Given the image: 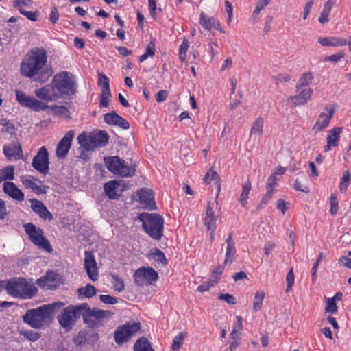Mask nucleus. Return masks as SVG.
I'll use <instances>...</instances> for the list:
<instances>
[{"label":"nucleus","instance_id":"obj_1","mask_svg":"<svg viewBox=\"0 0 351 351\" xmlns=\"http://www.w3.org/2000/svg\"><path fill=\"white\" fill-rule=\"evenodd\" d=\"M47 52L42 47H34L29 50L20 65L21 74L40 82H47L53 72L47 65Z\"/></svg>","mask_w":351,"mask_h":351},{"label":"nucleus","instance_id":"obj_2","mask_svg":"<svg viewBox=\"0 0 351 351\" xmlns=\"http://www.w3.org/2000/svg\"><path fill=\"white\" fill-rule=\"evenodd\" d=\"M138 219L142 222L143 230L154 240L160 241L163 237L164 219L157 213H142Z\"/></svg>","mask_w":351,"mask_h":351},{"label":"nucleus","instance_id":"obj_3","mask_svg":"<svg viewBox=\"0 0 351 351\" xmlns=\"http://www.w3.org/2000/svg\"><path fill=\"white\" fill-rule=\"evenodd\" d=\"M16 97L17 101L20 104L21 106L30 108L32 110L35 112L45 110L48 108H51L58 115L67 117L69 113V110L65 106H49L45 103L36 99L34 97L27 95L19 90H16Z\"/></svg>","mask_w":351,"mask_h":351},{"label":"nucleus","instance_id":"obj_4","mask_svg":"<svg viewBox=\"0 0 351 351\" xmlns=\"http://www.w3.org/2000/svg\"><path fill=\"white\" fill-rule=\"evenodd\" d=\"M5 289L9 295L21 299H31L38 291L34 284L28 283L22 278L7 282Z\"/></svg>","mask_w":351,"mask_h":351},{"label":"nucleus","instance_id":"obj_5","mask_svg":"<svg viewBox=\"0 0 351 351\" xmlns=\"http://www.w3.org/2000/svg\"><path fill=\"white\" fill-rule=\"evenodd\" d=\"M109 141L107 132L99 130L97 132L86 133L83 132L77 136V142L85 150H93L96 147H105Z\"/></svg>","mask_w":351,"mask_h":351},{"label":"nucleus","instance_id":"obj_6","mask_svg":"<svg viewBox=\"0 0 351 351\" xmlns=\"http://www.w3.org/2000/svg\"><path fill=\"white\" fill-rule=\"evenodd\" d=\"M104 160L108 169L114 174L119 175L121 178H129L135 175L136 165L134 163L128 164L117 156L105 158Z\"/></svg>","mask_w":351,"mask_h":351},{"label":"nucleus","instance_id":"obj_7","mask_svg":"<svg viewBox=\"0 0 351 351\" xmlns=\"http://www.w3.org/2000/svg\"><path fill=\"white\" fill-rule=\"evenodd\" d=\"M47 311L48 308L44 306L29 309L23 316V320L32 328H42L50 324L52 320Z\"/></svg>","mask_w":351,"mask_h":351},{"label":"nucleus","instance_id":"obj_8","mask_svg":"<svg viewBox=\"0 0 351 351\" xmlns=\"http://www.w3.org/2000/svg\"><path fill=\"white\" fill-rule=\"evenodd\" d=\"M26 234L29 236L32 243L38 246L40 249L51 253L53 249L49 241L44 237L43 230L36 227L32 223H27L23 225Z\"/></svg>","mask_w":351,"mask_h":351},{"label":"nucleus","instance_id":"obj_9","mask_svg":"<svg viewBox=\"0 0 351 351\" xmlns=\"http://www.w3.org/2000/svg\"><path fill=\"white\" fill-rule=\"evenodd\" d=\"M81 315H82V304L70 305L58 315V319L60 326L69 330H71Z\"/></svg>","mask_w":351,"mask_h":351},{"label":"nucleus","instance_id":"obj_10","mask_svg":"<svg viewBox=\"0 0 351 351\" xmlns=\"http://www.w3.org/2000/svg\"><path fill=\"white\" fill-rule=\"evenodd\" d=\"M141 324L134 322H129L119 326L114 334L115 342L119 345L123 344L135 335L141 330Z\"/></svg>","mask_w":351,"mask_h":351},{"label":"nucleus","instance_id":"obj_11","mask_svg":"<svg viewBox=\"0 0 351 351\" xmlns=\"http://www.w3.org/2000/svg\"><path fill=\"white\" fill-rule=\"evenodd\" d=\"M75 93V89H36L35 91L36 95L39 99L47 102L59 99H69Z\"/></svg>","mask_w":351,"mask_h":351},{"label":"nucleus","instance_id":"obj_12","mask_svg":"<svg viewBox=\"0 0 351 351\" xmlns=\"http://www.w3.org/2000/svg\"><path fill=\"white\" fill-rule=\"evenodd\" d=\"M82 317L84 323H86L89 327L93 328L97 326V322L92 319V317L95 318L97 320L104 319L107 315L111 314L110 311L93 308L91 309L88 304L84 303L82 304Z\"/></svg>","mask_w":351,"mask_h":351},{"label":"nucleus","instance_id":"obj_13","mask_svg":"<svg viewBox=\"0 0 351 351\" xmlns=\"http://www.w3.org/2000/svg\"><path fill=\"white\" fill-rule=\"evenodd\" d=\"M32 167L43 175L49 173V154L45 147H41L36 155L34 157L32 163Z\"/></svg>","mask_w":351,"mask_h":351},{"label":"nucleus","instance_id":"obj_14","mask_svg":"<svg viewBox=\"0 0 351 351\" xmlns=\"http://www.w3.org/2000/svg\"><path fill=\"white\" fill-rule=\"evenodd\" d=\"M134 282L138 286H143L146 282L152 284L158 278V273L152 267H141L134 275Z\"/></svg>","mask_w":351,"mask_h":351},{"label":"nucleus","instance_id":"obj_15","mask_svg":"<svg viewBox=\"0 0 351 351\" xmlns=\"http://www.w3.org/2000/svg\"><path fill=\"white\" fill-rule=\"evenodd\" d=\"M53 88H74L77 86L75 77L67 71H62L53 78Z\"/></svg>","mask_w":351,"mask_h":351},{"label":"nucleus","instance_id":"obj_16","mask_svg":"<svg viewBox=\"0 0 351 351\" xmlns=\"http://www.w3.org/2000/svg\"><path fill=\"white\" fill-rule=\"evenodd\" d=\"M326 112H322L315 125L313 127V130L315 133L319 132L324 130H325L329 125L332 117H333L335 112V108L332 105H327L324 108Z\"/></svg>","mask_w":351,"mask_h":351},{"label":"nucleus","instance_id":"obj_17","mask_svg":"<svg viewBox=\"0 0 351 351\" xmlns=\"http://www.w3.org/2000/svg\"><path fill=\"white\" fill-rule=\"evenodd\" d=\"M36 285L45 290H55L59 285L58 274L49 271L41 278L36 280Z\"/></svg>","mask_w":351,"mask_h":351},{"label":"nucleus","instance_id":"obj_18","mask_svg":"<svg viewBox=\"0 0 351 351\" xmlns=\"http://www.w3.org/2000/svg\"><path fill=\"white\" fill-rule=\"evenodd\" d=\"M75 135V131H68L57 145L56 154L58 158H64L71 148V143Z\"/></svg>","mask_w":351,"mask_h":351},{"label":"nucleus","instance_id":"obj_19","mask_svg":"<svg viewBox=\"0 0 351 351\" xmlns=\"http://www.w3.org/2000/svg\"><path fill=\"white\" fill-rule=\"evenodd\" d=\"M84 267L88 278L92 281H96L98 277V269L95 256L91 252H85Z\"/></svg>","mask_w":351,"mask_h":351},{"label":"nucleus","instance_id":"obj_20","mask_svg":"<svg viewBox=\"0 0 351 351\" xmlns=\"http://www.w3.org/2000/svg\"><path fill=\"white\" fill-rule=\"evenodd\" d=\"M104 120L108 125H116L123 130H127L130 128L129 122L115 112L105 114L104 115Z\"/></svg>","mask_w":351,"mask_h":351},{"label":"nucleus","instance_id":"obj_21","mask_svg":"<svg viewBox=\"0 0 351 351\" xmlns=\"http://www.w3.org/2000/svg\"><path fill=\"white\" fill-rule=\"evenodd\" d=\"M31 208L36 213L38 216L46 221H51L53 219L52 214L48 210L44 204L36 199H30Z\"/></svg>","mask_w":351,"mask_h":351},{"label":"nucleus","instance_id":"obj_22","mask_svg":"<svg viewBox=\"0 0 351 351\" xmlns=\"http://www.w3.org/2000/svg\"><path fill=\"white\" fill-rule=\"evenodd\" d=\"M312 95L311 89H298L297 93L287 99L295 106L305 104Z\"/></svg>","mask_w":351,"mask_h":351},{"label":"nucleus","instance_id":"obj_23","mask_svg":"<svg viewBox=\"0 0 351 351\" xmlns=\"http://www.w3.org/2000/svg\"><path fill=\"white\" fill-rule=\"evenodd\" d=\"M227 245L226 250V257L223 262L225 265H230L233 263L236 254L235 243L232 238V233H230L226 239Z\"/></svg>","mask_w":351,"mask_h":351},{"label":"nucleus","instance_id":"obj_24","mask_svg":"<svg viewBox=\"0 0 351 351\" xmlns=\"http://www.w3.org/2000/svg\"><path fill=\"white\" fill-rule=\"evenodd\" d=\"M3 192L14 199L19 202L24 200V193L13 182H5L3 184Z\"/></svg>","mask_w":351,"mask_h":351},{"label":"nucleus","instance_id":"obj_25","mask_svg":"<svg viewBox=\"0 0 351 351\" xmlns=\"http://www.w3.org/2000/svg\"><path fill=\"white\" fill-rule=\"evenodd\" d=\"M140 203L145 207L152 208L154 204V194L152 190L143 188L137 192Z\"/></svg>","mask_w":351,"mask_h":351},{"label":"nucleus","instance_id":"obj_26","mask_svg":"<svg viewBox=\"0 0 351 351\" xmlns=\"http://www.w3.org/2000/svg\"><path fill=\"white\" fill-rule=\"evenodd\" d=\"M318 43L324 47H341L347 45V39L343 37H320Z\"/></svg>","mask_w":351,"mask_h":351},{"label":"nucleus","instance_id":"obj_27","mask_svg":"<svg viewBox=\"0 0 351 351\" xmlns=\"http://www.w3.org/2000/svg\"><path fill=\"white\" fill-rule=\"evenodd\" d=\"M93 339H97L98 335L93 330H84L79 332L78 335L74 338V343L77 346H84L88 343Z\"/></svg>","mask_w":351,"mask_h":351},{"label":"nucleus","instance_id":"obj_28","mask_svg":"<svg viewBox=\"0 0 351 351\" xmlns=\"http://www.w3.org/2000/svg\"><path fill=\"white\" fill-rule=\"evenodd\" d=\"M217 217L213 210V204L209 202L207 204L206 216L204 219V224L207 227L208 230L215 231L216 230Z\"/></svg>","mask_w":351,"mask_h":351},{"label":"nucleus","instance_id":"obj_29","mask_svg":"<svg viewBox=\"0 0 351 351\" xmlns=\"http://www.w3.org/2000/svg\"><path fill=\"white\" fill-rule=\"evenodd\" d=\"M119 185V182L117 180H111L104 184V189L105 193L110 199H118L121 196V193L117 191Z\"/></svg>","mask_w":351,"mask_h":351},{"label":"nucleus","instance_id":"obj_30","mask_svg":"<svg viewBox=\"0 0 351 351\" xmlns=\"http://www.w3.org/2000/svg\"><path fill=\"white\" fill-rule=\"evenodd\" d=\"M199 22L202 27L208 31L218 27V21L216 18L215 16H208L204 12H201Z\"/></svg>","mask_w":351,"mask_h":351},{"label":"nucleus","instance_id":"obj_31","mask_svg":"<svg viewBox=\"0 0 351 351\" xmlns=\"http://www.w3.org/2000/svg\"><path fill=\"white\" fill-rule=\"evenodd\" d=\"M341 128H335L328 131L326 139L327 145L325 147V151H329L332 147H336L337 145V141L341 132Z\"/></svg>","mask_w":351,"mask_h":351},{"label":"nucleus","instance_id":"obj_32","mask_svg":"<svg viewBox=\"0 0 351 351\" xmlns=\"http://www.w3.org/2000/svg\"><path fill=\"white\" fill-rule=\"evenodd\" d=\"M335 4V1L334 0H328L324 3L323 9L318 19L320 23L325 24L329 21V15Z\"/></svg>","mask_w":351,"mask_h":351},{"label":"nucleus","instance_id":"obj_33","mask_svg":"<svg viewBox=\"0 0 351 351\" xmlns=\"http://www.w3.org/2000/svg\"><path fill=\"white\" fill-rule=\"evenodd\" d=\"M3 153L8 158L19 157L22 154L21 145L18 142H13L9 146H4Z\"/></svg>","mask_w":351,"mask_h":351},{"label":"nucleus","instance_id":"obj_34","mask_svg":"<svg viewBox=\"0 0 351 351\" xmlns=\"http://www.w3.org/2000/svg\"><path fill=\"white\" fill-rule=\"evenodd\" d=\"M243 95L244 92L242 89H231L230 95L231 109H234L241 103Z\"/></svg>","mask_w":351,"mask_h":351},{"label":"nucleus","instance_id":"obj_35","mask_svg":"<svg viewBox=\"0 0 351 351\" xmlns=\"http://www.w3.org/2000/svg\"><path fill=\"white\" fill-rule=\"evenodd\" d=\"M271 0H259L256 5L255 10L253 11L251 16V21L252 23H256L259 20L260 12L263 10Z\"/></svg>","mask_w":351,"mask_h":351},{"label":"nucleus","instance_id":"obj_36","mask_svg":"<svg viewBox=\"0 0 351 351\" xmlns=\"http://www.w3.org/2000/svg\"><path fill=\"white\" fill-rule=\"evenodd\" d=\"M134 351H154V350L151 347L148 339L141 337L134 343Z\"/></svg>","mask_w":351,"mask_h":351},{"label":"nucleus","instance_id":"obj_37","mask_svg":"<svg viewBox=\"0 0 351 351\" xmlns=\"http://www.w3.org/2000/svg\"><path fill=\"white\" fill-rule=\"evenodd\" d=\"M252 189V184L249 180L244 182L242 185V192L239 197V202L243 207H245L247 204V199L248 195Z\"/></svg>","mask_w":351,"mask_h":351},{"label":"nucleus","instance_id":"obj_38","mask_svg":"<svg viewBox=\"0 0 351 351\" xmlns=\"http://www.w3.org/2000/svg\"><path fill=\"white\" fill-rule=\"evenodd\" d=\"M313 80H314V75H313V73L306 72V73H302L298 80V88L299 86L305 87V86H308L312 85Z\"/></svg>","mask_w":351,"mask_h":351},{"label":"nucleus","instance_id":"obj_39","mask_svg":"<svg viewBox=\"0 0 351 351\" xmlns=\"http://www.w3.org/2000/svg\"><path fill=\"white\" fill-rule=\"evenodd\" d=\"M97 289L91 284H87L85 287H82L77 289L79 295H84L85 298H90L94 296Z\"/></svg>","mask_w":351,"mask_h":351},{"label":"nucleus","instance_id":"obj_40","mask_svg":"<svg viewBox=\"0 0 351 351\" xmlns=\"http://www.w3.org/2000/svg\"><path fill=\"white\" fill-rule=\"evenodd\" d=\"M263 119L262 117L257 118L252 124L250 130V134L261 136L263 134Z\"/></svg>","mask_w":351,"mask_h":351},{"label":"nucleus","instance_id":"obj_41","mask_svg":"<svg viewBox=\"0 0 351 351\" xmlns=\"http://www.w3.org/2000/svg\"><path fill=\"white\" fill-rule=\"evenodd\" d=\"M112 98L110 89H102L99 97V105L101 108H108Z\"/></svg>","mask_w":351,"mask_h":351},{"label":"nucleus","instance_id":"obj_42","mask_svg":"<svg viewBox=\"0 0 351 351\" xmlns=\"http://www.w3.org/2000/svg\"><path fill=\"white\" fill-rule=\"evenodd\" d=\"M265 295L263 291H257L256 293L253 302V309L255 311L257 312L261 309Z\"/></svg>","mask_w":351,"mask_h":351},{"label":"nucleus","instance_id":"obj_43","mask_svg":"<svg viewBox=\"0 0 351 351\" xmlns=\"http://www.w3.org/2000/svg\"><path fill=\"white\" fill-rule=\"evenodd\" d=\"M156 51L155 45L150 42L146 47L145 53L139 57V62H142L149 57H153Z\"/></svg>","mask_w":351,"mask_h":351},{"label":"nucleus","instance_id":"obj_44","mask_svg":"<svg viewBox=\"0 0 351 351\" xmlns=\"http://www.w3.org/2000/svg\"><path fill=\"white\" fill-rule=\"evenodd\" d=\"M32 5V0H14L13 6L17 9L19 12H23L25 8H30Z\"/></svg>","mask_w":351,"mask_h":351},{"label":"nucleus","instance_id":"obj_45","mask_svg":"<svg viewBox=\"0 0 351 351\" xmlns=\"http://www.w3.org/2000/svg\"><path fill=\"white\" fill-rule=\"evenodd\" d=\"M112 279L113 289L118 292H121L125 289V284L123 280L117 274H111Z\"/></svg>","mask_w":351,"mask_h":351},{"label":"nucleus","instance_id":"obj_46","mask_svg":"<svg viewBox=\"0 0 351 351\" xmlns=\"http://www.w3.org/2000/svg\"><path fill=\"white\" fill-rule=\"evenodd\" d=\"M189 47V43L185 38L183 39L182 44L179 47V58L182 62L186 61V53Z\"/></svg>","mask_w":351,"mask_h":351},{"label":"nucleus","instance_id":"obj_47","mask_svg":"<svg viewBox=\"0 0 351 351\" xmlns=\"http://www.w3.org/2000/svg\"><path fill=\"white\" fill-rule=\"evenodd\" d=\"M350 183V174L348 171H344L341 181L339 184V191L341 193L345 192L347 190L348 185Z\"/></svg>","mask_w":351,"mask_h":351},{"label":"nucleus","instance_id":"obj_48","mask_svg":"<svg viewBox=\"0 0 351 351\" xmlns=\"http://www.w3.org/2000/svg\"><path fill=\"white\" fill-rule=\"evenodd\" d=\"M184 338V335L183 332H180L178 335H176L173 339L171 345V349L173 351H179L181 346L183 343Z\"/></svg>","mask_w":351,"mask_h":351},{"label":"nucleus","instance_id":"obj_49","mask_svg":"<svg viewBox=\"0 0 351 351\" xmlns=\"http://www.w3.org/2000/svg\"><path fill=\"white\" fill-rule=\"evenodd\" d=\"M22 182L25 188L32 189L38 193L41 192V188L35 182L33 178L23 179Z\"/></svg>","mask_w":351,"mask_h":351},{"label":"nucleus","instance_id":"obj_50","mask_svg":"<svg viewBox=\"0 0 351 351\" xmlns=\"http://www.w3.org/2000/svg\"><path fill=\"white\" fill-rule=\"evenodd\" d=\"M152 258L156 262L162 263L163 265L167 264V259L166 258L164 253L159 249H155V251L152 254Z\"/></svg>","mask_w":351,"mask_h":351},{"label":"nucleus","instance_id":"obj_51","mask_svg":"<svg viewBox=\"0 0 351 351\" xmlns=\"http://www.w3.org/2000/svg\"><path fill=\"white\" fill-rule=\"evenodd\" d=\"M4 180H13L14 178V167L9 165L0 171Z\"/></svg>","mask_w":351,"mask_h":351},{"label":"nucleus","instance_id":"obj_52","mask_svg":"<svg viewBox=\"0 0 351 351\" xmlns=\"http://www.w3.org/2000/svg\"><path fill=\"white\" fill-rule=\"evenodd\" d=\"M64 305V304L62 302H56L47 305H43L45 307L48 308V313L49 314V316L51 319H52V314L57 311L58 309L60 308Z\"/></svg>","mask_w":351,"mask_h":351},{"label":"nucleus","instance_id":"obj_53","mask_svg":"<svg viewBox=\"0 0 351 351\" xmlns=\"http://www.w3.org/2000/svg\"><path fill=\"white\" fill-rule=\"evenodd\" d=\"M223 269L224 267L222 265H218L217 267H216L213 269L212 276L210 279L217 284L220 279V276L223 273Z\"/></svg>","mask_w":351,"mask_h":351},{"label":"nucleus","instance_id":"obj_54","mask_svg":"<svg viewBox=\"0 0 351 351\" xmlns=\"http://www.w3.org/2000/svg\"><path fill=\"white\" fill-rule=\"evenodd\" d=\"M276 176L275 173H271L268 178L266 184V192H269L273 194L274 187L276 186Z\"/></svg>","mask_w":351,"mask_h":351},{"label":"nucleus","instance_id":"obj_55","mask_svg":"<svg viewBox=\"0 0 351 351\" xmlns=\"http://www.w3.org/2000/svg\"><path fill=\"white\" fill-rule=\"evenodd\" d=\"M325 311L331 313H336L337 312V306L335 301H334V298H327Z\"/></svg>","mask_w":351,"mask_h":351},{"label":"nucleus","instance_id":"obj_56","mask_svg":"<svg viewBox=\"0 0 351 351\" xmlns=\"http://www.w3.org/2000/svg\"><path fill=\"white\" fill-rule=\"evenodd\" d=\"M295 278L293 274V269L291 268L289 271H288L287 276H286V282H287V289L286 291L288 292L292 287L293 285L294 284Z\"/></svg>","mask_w":351,"mask_h":351},{"label":"nucleus","instance_id":"obj_57","mask_svg":"<svg viewBox=\"0 0 351 351\" xmlns=\"http://www.w3.org/2000/svg\"><path fill=\"white\" fill-rule=\"evenodd\" d=\"M242 328V318L241 316H237V322L234 324L232 331L230 333V337H234V335H240L238 332Z\"/></svg>","mask_w":351,"mask_h":351},{"label":"nucleus","instance_id":"obj_58","mask_svg":"<svg viewBox=\"0 0 351 351\" xmlns=\"http://www.w3.org/2000/svg\"><path fill=\"white\" fill-rule=\"evenodd\" d=\"M204 180L205 183H210V180H213L219 181V178L217 176V172L215 170L210 169L209 171L205 175Z\"/></svg>","mask_w":351,"mask_h":351},{"label":"nucleus","instance_id":"obj_59","mask_svg":"<svg viewBox=\"0 0 351 351\" xmlns=\"http://www.w3.org/2000/svg\"><path fill=\"white\" fill-rule=\"evenodd\" d=\"M0 123L3 126V131L6 132L12 133L14 129V125L6 119L1 120Z\"/></svg>","mask_w":351,"mask_h":351},{"label":"nucleus","instance_id":"obj_60","mask_svg":"<svg viewBox=\"0 0 351 351\" xmlns=\"http://www.w3.org/2000/svg\"><path fill=\"white\" fill-rule=\"evenodd\" d=\"M215 285L216 283H215L212 280L209 279V280H208L207 282H204L202 284H201L197 287V291L202 293L207 291L210 289V287H213Z\"/></svg>","mask_w":351,"mask_h":351},{"label":"nucleus","instance_id":"obj_61","mask_svg":"<svg viewBox=\"0 0 351 351\" xmlns=\"http://www.w3.org/2000/svg\"><path fill=\"white\" fill-rule=\"evenodd\" d=\"M218 298L219 300H223L229 304L234 305L237 303L236 299L232 295L226 293V294H219Z\"/></svg>","mask_w":351,"mask_h":351},{"label":"nucleus","instance_id":"obj_62","mask_svg":"<svg viewBox=\"0 0 351 351\" xmlns=\"http://www.w3.org/2000/svg\"><path fill=\"white\" fill-rule=\"evenodd\" d=\"M99 299L102 302L107 304H114L117 303V298L109 295H101Z\"/></svg>","mask_w":351,"mask_h":351},{"label":"nucleus","instance_id":"obj_63","mask_svg":"<svg viewBox=\"0 0 351 351\" xmlns=\"http://www.w3.org/2000/svg\"><path fill=\"white\" fill-rule=\"evenodd\" d=\"M330 213L332 215H334L337 213L338 210V201L337 197L335 195H331L330 198Z\"/></svg>","mask_w":351,"mask_h":351},{"label":"nucleus","instance_id":"obj_64","mask_svg":"<svg viewBox=\"0 0 351 351\" xmlns=\"http://www.w3.org/2000/svg\"><path fill=\"white\" fill-rule=\"evenodd\" d=\"M98 85L101 88H109V80L103 73H99L98 76Z\"/></svg>","mask_w":351,"mask_h":351}]
</instances>
